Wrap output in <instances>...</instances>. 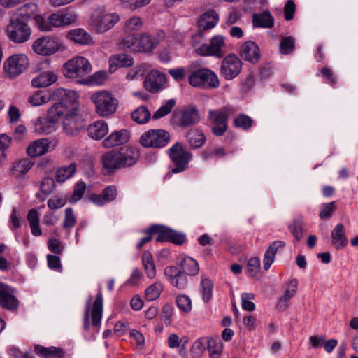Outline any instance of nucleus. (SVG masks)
Returning a JSON list of instances; mask_svg holds the SVG:
<instances>
[{
  "instance_id": "1",
  "label": "nucleus",
  "mask_w": 358,
  "mask_h": 358,
  "mask_svg": "<svg viewBox=\"0 0 358 358\" xmlns=\"http://www.w3.org/2000/svg\"><path fill=\"white\" fill-rule=\"evenodd\" d=\"M61 121L66 134L76 136L85 127V120L80 113L78 100L62 105L55 103L47 112L45 118H40L36 127L39 132L50 134L55 130L57 123Z\"/></svg>"
},
{
  "instance_id": "2",
  "label": "nucleus",
  "mask_w": 358,
  "mask_h": 358,
  "mask_svg": "<svg viewBox=\"0 0 358 358\" xmlns=\"http://www.w3.org/2000/svg\"><path fill=\"white\" fill-rule=\"evenodd\" d=\"M140 157L138 149L134 147H122L102 155L103 169L106 174H110L120 169L132 166Z\"/></svg>"
},
{
  "instance_id": "3",
  "label": "nucleus",
  "mask_w": 358,
  "mask_h": 358,
  "mask_svg": "<svg viewBox=\"0 0 358 358\" xmlns=\"http://www.w3.org/2000/svg\"><path fill=\"white\" fill-rule=\"evenodd\" d=\"M79 99V95L75 90L57 88L53 91L43 90L37 91L28 99V101L33 106H40L51 101H56V103H62V105L69 102H75Z\"/></svg>"
},
{
  "instance_id": "4",
  "label": "nucleus",
  "mask_w": 358,
  "mask_h": 358,
  "mask_svg": "<svg viewBox=\"0 0 358 358\" xmlns=\"http://www.w3.org/2000/svg\"><path fill=\"white\" fill-rule=\"evenodd\" d=\"M120 19L117 13L109 12L105 8L101 7L92 12L90 24L97 34H103L112 29Z\"/></svg>"
},
{
  "instance_id": "5",
  "label": "nucleus",
  "mask_w": 358,
  "mask_h": 358,
  "mask_svg": "<svg viewBox=\"0 0 358 358\" xmlns=\"http://www.w3.org/2000/svg\"><path fill=\"white\" fill-rule=\"evenodd\" d=\"M234 112V110L231 106L208 110L207 119L211 125V131L214 135L221 136L226 132L228 120Z\"/></svg>"
},
{
  "instance_id": "6",
  "label": "nucleus",
  "mask_w": 358,
  "mask_h": 358,
  "mask_svg": "<svg viewBox=\"0 0 358 358\" xmlns=\"http://www.w3.org/2000/svg\"><path fill=\"white\" fill-rule=\"evenodd\" d=\"M78 20L77 15L72 11H62L51 14L46 20H37L38 28L42 31H52V27H61L75 23Z\"/></svg>"
},
{
  "instance_id": "7",
  "label": "nucleus",
  "mask_w": 358,
  "mask_h": 358,
  "mask_svg": "<svg viewBox=\"0 0 358 358\" xmlns=\"http://www.w3.org/2000/svg\"><path fill=\"white\" fill-rule=\"evenodd\" d=\"M91 99L95 105L96 112L101 117H108L115 113L119 103L118 100L106 90L93 94Z\"/></svg>"
},
{
  "instance_id": "8",
  "label": "nucleus",
  "mask_w": 358,
  "mask_h": 358,
  "mask_svg": "<svg viewBox=\"0 0 358 358\" xmlns=\"http://www.w3.org/2000/svg\"><path fill=\"white\" fill-rule=\"evenodd\" d=\"M6 31L8 38L15 43H23L27 41L31 34V28L27 21L17 18V15L10 16Z\"/></svg>"
},
{
  "instance_id": "9",
  "label": "nucleus",
  "mask_w": 358,
  "mask_h": 358,
  "mask_svg": "<svg viewBox=\"0 0 358 358\" xmlns=\"http://www.w3.org/2000/svg\"><path fill=\"white\" fill-rule=\"evenodd\" d=\"M170 141V135L164 129H150L141 135L139 142L146 148H162Z\"/></svg>"
},
{
  "instance_id": "10",
  "label": "nucleus",
  "mask_w": 358,
  "mask_h": 358,
  "mask_svg": "<svg viewBox=\"0 0 358 358\" xmlns=\"http://www.w3.org/2000/svg\"><path fill=\"white\" fill-rule=\"evenodd\" d=\"M90 62L83 57H76L65 63L63 67L64 75L69 78L83 77L91 72Z\"/></svg>"
},
{
  "instance_id": "11",
  "label": "nucleus",
  "mask_w": 358,
  "mask_h": 358,
  "mask_svg": "<svg viewBox=\"0 0 358 358\" xmlns=\"http://www.w3.org/2000/svg\"><path fill=\"white\" fill-rule=\"evenodd\" d=\"M64 48L59 38L49 36L36 39L32 45L33 50L43 56L52 55L59 50H64Z\"/></svg>"
},
{
  "instance_id": "12",
  "label": "nucleus",
  "mask_w": 358,
  "mask_h": 358,
  "mask_svg": "<svg viewBox=\"0 0 358 358\" xmlns=\"http://www.w3.org/2000/svg\"><path fill=\"white\" fill-rule=\"evenodd\" d=\"M169 154L174 167L171 169L173 173H178L185 171L187 168L189 162L192 158V155L184 149L180 143H175L169 149Z\"/></svg>"
},
{
  "instance_id": "13",
  "label": "nucleus",
  "mask_w": 358,
  "mask_h": 358,
  "mask_svg": "<svg viewBox=\"0 0 358 358\" xmlns=\"http://www.w3.org/2000/svg\"><path fill=\"white\" fill-rule=\"evenodd\" d=\"M189 84L193 87H203L216 88L220 82L217 75L208 69H201L194 71L189 77Z\"/></svg>"
},
{
  "instance_id": "14",
  "label": "nucleus",
  "mask_w": 358,
  "mask_h": 358,
  "mask_svg": "<svg viewBox=\"0 0 358 358\" xmlns=\"http://www.w3.org/2000/svg\"><path fill=\"white\" fill-rule=\"evenodd\" d=\"M152 231L157 233L156 238L157 243L169 242L172 244L180 245L185 243L186 235L180 231H177L170 227L154 224L152 225Z\"/></svg>"
},
{
  "instance_id": "15",
  "label": "nucleus",
  "mask_w": 358,
  "mask_h": 358,
  "mask_svg": "<svg viewBox=\"0 0 358 358\" xmlns=\"http://www.w3.org/2000/svg\"><path fill=\"white\" fill-rule=\"evenodd\" d=\"M242 61L234 54L227 55L220 64V74L226 80H231L241 72Z\"/></svg>"
},
{
  "instance_id": "16",
  "label": "nucleus",
  "mask_w": 358,
  "mask_h": 358,
  "mask_svg": "<svg viewBox=\"0 0 358 358\" xmlns=\"http://www.w3.org/2000/svg\"><path fill=\"white\" fill-rule=\"evenodd\" d=\"M29 65V59L24 54L10 56L3 62V70L8 77H16L24 72Z\"/></svg>"
},
{
  "instance_id": "17",
  "label": "nucleus",
  "mask_w": 358,
  "mask_h": 358,
  "mask_svg": "<svg viewBox=\"0 0 358 358\" xmlns=\"http://www.w3.org/2000/svg\"><path fill=\"white\" fill-rule=\"evenodd\" d=\"M225 46V38L221 35L213 36L209 44H202L196 49V52L202 56H215L222 57L224 55L223 48Z\"/></svg>"
},
{
  "instance_id": "18",
  "label": "nucleus",
  "mask_w": 358,
  "mask_h": 358,
  "mask_svg": "<svg viewBox=\"0 0 358 358\" xmlns=\"http://www.w3.org/2000/svg\"><path fill=\"white\" fill-rule=\"evenodd\" d=\"M176 264L180 268L182 275L189 280V277L195 276L199 273V265L192 257L180 254L176 259Z\"/></svg>"
},
{
  "instance_id": "19",
  "label": "nucleus",
  "mask_w": 358,
  "mask_h": 358,
  "mask_svg": "<svg viewBox=\"0 0 358 358\" xmlns=\"http://www.w3.org/2000/svg\"><path fill=\"white\" fill-rule=\"evenodd\" d=\"M166 83V77L165 74L157 70H152L147 74L143 82V86L147 91L151 93H157L165 87Z\"/></svg>"
},
{
  "instance_id": "20",
  "label": "nucleus",
  "mask_w": 358,
  "mask_h": 358,
  "mask_svg": "<svg viewBox=\"0 0 358 358\" xmlns=\"http://www.w3.org/2000/svg\"><path fill=\"white\" fill-rule=\"evenodd\" d=\"M19 301L13 295V289L8 285L0 282V306L10 311L17 310Z\"/></svg>"
},
{
  "instance_id": "21",
  "label": "nucleus",
  "mask_w": 358,
  "mask_h": 358,
  "mask_svg": "<svg viewBox=\"0 0 358 358\" xmlns=\"http://www.w3.org/2000/svg\"><path fill=\"white\" fill-rule=\"evenodd\" d=\"M164 275L170 283L178 289H185L189 285V280L182 275L180 268L178 266H168L164 268Z\"/></svg>"
},
{
  "instance_id": "22",
  "label": "nucleus",
  "mask_w": 358,
  "mask_h": 358,
  "mask_svg": "<svg viewBox=\"0 0 358 358\" xmlns=\"http://www.w3.org/2000/svg\"><path fill=\"white\" fill-rule=\"evenodd\" d=\"M201 116L199 109L192 106L185 107L181 113L178 125L188 127L200 122Z\"/></svg>"
},
{
  "instance_id": "23",
  "label": "nucleus",
  "mask_w": 358,
  "mask_h": 358,
  "mask_svg": "<svg viewBox=\"0 0 358 358\" xmlns=\"http://www.w3.org/2000/svg\"><path fill=\"white\" fill-rule=\"evenodd\" d=\"M240 54L243 59L252 64L257 62L260 58L258 45L251 41H246L241 45Z\"/></svg>"
},
{
  "instance_id": "24",
  "label": "nucleus",
  "mask_w": 358,
  "mask_h": 358,
  "mask_svg": "<svg viewBox=\"0 0 358 358\" xmlns=\"http://www.w3.org/2000/svg\"><path fill=\"white\" fill-rule=\"evenodd\" d=\"M129 139V132L127 129H122L111 133L103 142V145L106 148H112L126 143Z\"/></svg>"
},
{
  "instance_id": "25",
  "label": "nucleus",
  "mask_w": 358,
  "mask_h": 358,
  "mask_svg": "<svg viewBox=\"0 0 358 358\" xmlns=\"http://www.w3.org/2000/svg\"><path fill=\"white\" fill-rule=\"evenodd\" d=\"M134 59L124 53L116 54L109 59V71L113 73L117 68L130 67L134 65Z\"/></svg>"
},
{
  "instance_id": "26",
  "label": "nucleus",
  "mask_w": 358,
  "mask_h": 358,
  "mask_svg": "<svg viewBox=\"0 0 358 358\" xmlns=\"http://www.w3.org/2000/svg\"><path fill=\"white\" fill-rule=\"evenodd\" d=\"M159 43V40L156 37L151 36L148 34L139 35L137 45V52H150Z\"/></svg>"
},
{
  "instance_id": "27",
  "label": "nucleus",
  "mask_w": 358,
  "mask_h": 358,
  "mask_svg": "<svg viewBox=\"0 0 358 358\" xmlns=\"http://www.w3.org/2000/svg\"><path fill=\"white\" fill-rule=\"evenodd\" d=\"M34 352L42 358H64V352L61 348H46L41 345H34Z\"/></svg>"
},
{
  "instance_id": "28",
  "label": "nucleus",
  "mask_w": 358,
  "mask_h": 358,
  "mask_svg": "<svg viewBox=\"0 0 358 358\" xmlns=\"http://www.w3.org/2000/svg\"><path fill=\"white\" fill-rule=\"evenodd\" d=\"M218 21L219 17L217 13L213 10H208L199 17V28L203 31L211 29Z\"/></svg>"
},
{
  "instance_id": "29",
  "label": "nucleus",
  "mask_w": 358,
  "mask_h": 358,
  "mask_svg": "<svg viewBox=\"0 0 358 358\" xmlns=\"http://www.w3.org/2000/svg\"><path fill=\"white\" fill-rule=\"evenodd\" d=\"M66 37L76 43L87 45L92 44L93 41L90 34L83 29H75L69 31Z\"/></svg>"
},
{
  "instance_id": "30",
  "label": "nucleus",
  "mask_w": 358,
  "mask_h": 358,
  "mask_svg": "<svg viewBox=\"0 0 358 358\" xmlns=\"http://www.w3.org/2000/svg\"><path fill=\"white\" fill-rule=\"evenodd\" d=\"M49 148V142L46 138L38 139L33 141L27 148L28 155L38 157L45 154Z\"/></svg>"
},
{
  "instance_id": "31",
  "label": "nucleus",
  "mask_w": 358,
  "mask_h": 358,
  "mask_svg": "<svg viewBox=\"0 0 358 358\" xmlns=\"http://www.w3.org/2000/svg\"><path fill=\"white\" fill-rule=\"evenodd\" d=\"M87 132L92 138L101 139L108 134V127L107 123L103 120L96 121L88 127Z\"/></svg>"
},
{
  "instance_id": "32",
  "label": "nucleus",
  "mask_w": 358,
  "mask_h": 358,
  "mask_svg": "<svg viewBox=\"0 0 358 358\" xmlns=\"http://www.w3.org/2000/svg\"><path fill=\"white\" fill-rule=\"evenodd\" d=\"M187 138L191 149H196L202 147L206 142L203 132L199 129H192L187 133Z\"/></svg>"
},
{
  "instance_id": "33",
  "label": "nucleus",
  "mask_w": 358,
  "mask_h": 358,
  "mask_svg": "<svg viewBox=\"0 0 358 358\" xmlns=\"http://www.w3.org/2000/svg\"><path fill=\"white\" fill-rule=\"evenodd\" d=\"M274 18L269 11L255 13L252 15L254 27L261 28H272L274 25Z\"/></svg>"
},
{
  "instance_id": "34",
  "label": "nucleus",
  "mask_w": 358,
  "mask_h": 358,
  "mask_svg": "<svg viewBox=\"0 0 358 358\" xmlns=\"http://www.w3.org/2000/svg\"><path fill=\"white\" fill-rule=\"evenodd\" d=\"M57 76L52 71H43L33 78L31 84L35 87H45L54 83Z\"/></svg>"
},
{
  "instance_id": "35",
  "label": "nucleus",
  "mask_w": 358,
  "mask_h": 358,
  "mask_svg": "<svg viewBox=\"0 0 358 358\" xmlns=\"http://www.w3.org/2000/svg\"><path fill=\"white\" fill-rule=\"evenodd\" d=\"M103 312V296L101 292H99L96 296L95 300L92 307V324L98 327L101 320Z\"/></svg>"
},
{
  "instance_id": "36",
  "label": "nucleus",
  "mask_w": 358,
  "mask_h": 358,
  "mask_svg": "<svg viewBox=\"0 0 358 358\" xmlns=\"http://www.w3.org/2000/svg\"><path fill=\"white\" fill-rule=\"evenodd\" d=\"M77 164L75 162L71 163L68 166H64L59 168L56 172V180L59 182H64L71 178L76 173Z\"/></svg>"
},
{
  "instance_id": "37",
  "label": "nucleus",
  "mask_w": 358,
  "mask_h": 358,
  "mask_svg": "<svg viewBox=\"0 0 358 358\" xmlns=\"http://www.w3.org/2000/svg\"><path fill=\"white\" fill-rule=\"evenodd\" d=\"M37 6L33 3H27L17 8L12 15H17V18L27 21L36 12Z\"/></svg>"
},
{
  "instance_id": "38",
  "label": "nucleus",
  "mask_w": 358,
  "mask_h": 358,
  "mask_svg": "<svg viewBox=\"0 0 358 358\" xmlns=\"http://www.w3.org/2000/svg\"><path fill=\"white\" fill-rule=\"evenodd\" d=\"M27 220L30 225L31 234L34 236H40L41 230L39 227V215L36 209H31L28 212Z\"/></svg>"
},
{
  "instance_id": "39",
  "label": "nucleus",
  "mask_w": 358,
  "mask_h": 358,
  "mask_svg": "<svg viewBox=\"0 0 358 358\" xmlns=\"http://www.w3.org/2000/svg\"><path fill=\"white\" fill-rule=\"evenodd\" d=\"M331 236L333 243L337 246H345L348 244V239L344 234V227L341 224H338L334 229Z\"/></svg>"
},
{
  "instance_id": "40",
  "label": "nucleus",
  "mask_w": 358,
  "mask_h": 358,
  "mask_svg": "<svg viewBox=\"0 0 358 358\" xmlns=\"http://www.w3.org/2000/svg\"><path fill=\"white\" fill-rule=\"evenodd\" d=\"M34 163L28 158L22 159L15 163L13 171L17 176L27 173L33 166Z\"/></svg>"
},
{
  "instance_id": "41",
  "label": "nucleus",
  "mask_w": 358,
  "mask_h": 358,
  "mask_svg": "<svg viewBox=\"0 0 358 358\" xmlns=\"http://www.w3.org/2000/svg\"><path fill=\"white\" fill-rule=\"evenodd\" d=\"M131 117L138 124H145L150 119V113L145 106H140L132 112Z\"/></svg>"
},
{
  "instance_id": "42",
  "label": "nucleus",
  "mask_w": 358,
  "mask_h": 358,
  "mask_svg": "<svg viewBox=\"0 0 358 358\" xmlns=\"http://www.w3.org/2000/svg\"><path fill=\"white\" fill-rule=\"evenodd\" d=\"M295 48V40L292 36H282L280 42V52L283 55L292 53Z\"/></svg>"
},
{
  "instance_id": "43",
  "label": "nucleus",
  "mask_w": 358,
  "mask_h": 358,
  "mask_svg": "<svg viewBox=\"0 0 358 358\" xmlns=\"http://www.w3.org/2000/svg\"><path fill=\"white\" fill-rule=\"evenodd\" d=\"M176 105V100L173 99L168 100L162 105L152 115L154 120L160 119L171 113Z\"/></svg>"
},
{
  "instance_id": "44",
  "label": "nucleus",
  "mask_w": 358,
  "mask_h": 358,
  "mask_svg": "<svg viewBox=\"0 0 358 358\" xmlns=\"http://www.w3.org/2000/svg\"><path fill=\"white\" fill-rule=\"evenodd\" d=\"M207 349L211 358H218L222 349L220 341L218 338H208Z\"/></svg>"
},
{
  "instance_id": "45",
  "label": "nucleus",
  "mask_w": 358,
  "mask_h": 358,
  "mask_svg": "<svg viewBox=\"0 0 358 358\" xmlns=\"http://www.w3.org/2000/svg\"><path fill=\"white\" fill-rule=\"evenodd\" d=\"M247 271L250 277L258 278L260 272V261L258 258L252 257L248 260Z\"/></svg>"
},
{
  "instance_id": "46",
  "label": "nucleus",
  "mask_w": 358,
  "mask_h": 358,
  "mask_svg": "<svg viewBox=\"0 0 358 358\" xmlns=\"http://www.w3.org/2000/svg\"><path fill=\"white\" fill-rule=\"evenodd\" d=\"M162 286L159 282H155L150 285L145 290L146 299L149 301H153L158 299L162 292Z\"/></svg>"
},
{
  "instance_id": "47",
  "label": "nucleus",
  "mask_w": 358,
  "mask_h": 358,
  "mask_svg": "<svg viewBox=\"0 0 358 358\" xmlns=\"http://www.w3.org/2000/svg\"><path fill=\"white\" fill-rule=\"evenodd\" d=\"M22 223V217L19 210L16 208H13L10 216L9 227L13 231L19 229Z\"/></svg>"
},
{
  "instance_id": "48",
  "label": "nucleus",
  "mask_w": 358,
  "mask_h": 358,
  "mask_svg": "<svg viewBox=\"0 0 358 358\" xmlns=\"http://www.w3.org/2000/svg\"><path fill=\"white\" fill-rule=\"evenodd\" d=\"M253 120L245 114H240L234 119V124L236 127L247 130L252 127Z\"/></svg>"
},
{
  "instance_id": "49",
  "label": "nucleus",
  "mask_w": 358,
  "mask_h": 358,
  "mask_svg": "<svg viewBox=\"0 0 358 358\" xmlns=\"http://www.w3.org/2000/svg\"><path fill=\"white\" fill-rule=\"evenodd\" d=\"M201 284L202 287L201 292L203 294V299L207 303L211 299L213 285L211 280L208 278H202Z\"/></svg>"
},
{
  "instance_id": "50",
  "label": "nucleus",
  "mask_w": 358,
  "mask_h": 358,
  "mask_svg": "<svg viewBox=\"0 0 358 358\" xmlns=\"http://www.w3.org/2000/svg\"><path fill=\"white\" fill-rule=\"evenodd\" d=\"M142 25L143 22L141 19L139 17L133 16L124 22V31L128 32L136 31L140 29Z\"/></svg>"
},
{
  "instance_id": "51",
  "label": "nucleus",
  "mask_w": 358,
  "mask_h": 358,
  "mask_svg": "<svg viewBox=\"0 0 358 358\" xmlns=\"http://www.w3.org/2000/svg\"><path fill=\"white\" fill-rule=\"evenodd\" d=\"M139 36L134 34L128 35L122 40V45L124 48L129 49L131 51L137 52V45Z\"/></svg>"
},
{
  "instance_id": "52",
  "label": "nucleus",
  "mask_w": 358,
  "mask_h": 358,
  "mask_svg": "<svg viewBox=\"0 0 358 358\" xmlns=\"http://www.w3.org/2000/svg\"><path fill=\"white\" fill-rule=\"evenodd\" d=\"M85 189L86 185L83 182H77L75 185L73 194L70 198L69 201L71 203H76L79 201L82 198Z\"/></svg>"
},
{
  "instance_id": "53",
  "label": "nucleus",
  "mask_w": 358,
  "mask_h": 358,
  "mask_svg": "<svg viewBox=\"0 0 358 358\" xmlns=\"http://www.w3.org/2000/svg\"><path fill=\"white\" fill-rule=\"evenodd\" d=\"M176 303L178 307L183 312L188 313L192 309L191 300L185 294L178 296Z\"/></svg>"
},
{
  "instance_id": "54",
  "label": "nucleus",
  "mask_w": 358,
  "mask_h": 358,
  "mask_svg": "<svg viewBox=\"0 0 358 358\" xmlns=\"http://www.w3.org/2000/svg\"><path fill=\"white\" fill-rule=\"evenodd\" d=\"M255 76L252 72L248 73L245 78L241 81V90L244 92H248L252 89L255 83Z\"/></svg>"
},
{
  "instance_id": "55",
  "label": "nucleus",
  "mask_w": 358,
  "mask_h": 358,
  "mask_svg": "<svg viewBox=\"0 0 358 358\" xmlns=\"http://www.w3.org/2000/svg\"><path fill=\"white\" fill-rule=\"evenodd\" d=\"M289 229L294 238L299 240L302 237L303 222L301 220H295L289 224Z\"/></svg>"
},
{
  "instance_id": "56",
  "label": "nucleus",
  "mask_w": 358,
  "mask_h": 358,
  "mask_svg": "<svg viewBox=\"0 0 358 358\" xmlns=\"http://www.w3.org/2000/svg\"><path fill=\"white\" fill-rule=\"evenodd\" d=\"M277 252V248H268L266 251L264 258V269L268 271L272 264L275 254Z\"/></svg>"
},
{
  "instance_id": "57",
  "label": "nucleus",
  "mask_w": 358,
  "mask_h": 358,
  "mask_svg": "<svg viewBox=\"0 0 358 358\" xmlns=\"http://www.w3.org/2000/svg\"><path fill=\"white\" fill-rule=\"evenodd\" d=\"M76 222V218L74 215L72 208H67L65 210V218L63 223L64 228L71 229Z\"/></svg>"
},
{
  "instance_id": "58",
  "label": "nucleus",
  "mask_w": 358,
  "mask_h": 358,
  "mask_svg": "<svg viewBox=\"0 0 358 358\" xmlns=\"http://www.w3.org/2000/svg\"><path fill=\"white\" fill-rule=\"evenodd\" d=\"M55 187V181L52 178H45L41 182L40 189L41 192L45 195H49Z\"/></svg>"
},
{
  "instance_id": "59",
  "label": "nucleus",
  "mask_w": 358,
  "mask_h": 358,
  "mask_svg": "<svg viewBox=\"0 0 358 358\" xmlns=\"http://www.w3.org/2000/svg\"><path fill=\"white\" fill-rule=\"evenodd\" d=\"M102 194L106 203L113 201L117 194L116 187L114 185L106 187L102 191Z\"/></svg>"
},
{
  "instance_id": "60",
  "label": "nucleus",
  "mask_w": 358,
  "mask_h": 358,
  "mask_svg": "<svg viewBox=\"0 0 358 358\" xmlns=\"http://www.w3.org/2000/svg\"><path fill=\"white\" fill-rule=\"evenodd\" d=\"M335 202L323 203L322 209L320 213V217L321 219H327L331 217L333 212L335 210Z\"/></svg>"
},
{
  "instance_id": "61",
  "label": "nucleus",
  "mask_w": 358,
  "mask_h": 358,
  "mask_svg": "<svg viewBox=\"0 0 358 358\" xmlns=\"http://www.w3.org/2000/svg\"><path fill=\"white\" fill-rule=\"evenodd\" d=\"M66 203V199L62 196L57 195L48 201V206L50 209H58Z\"/></svg>"
},
{
  "instance_id": "62",
  "label": "nucleus",
  "mask_w": 358,
  "mask_h": 358,
  "mask_svg": "<svg viewBox=\"0 0 358 358\" xmlns=\"http://www.w3.org/2000/svg\"><path fill=\"white\" fill-rule=\"evenodd\" d=\"M296 6L292 0H289L284 6V15L286 20L289 21L294 17Z\"/></svg>"
},
{
  "instance_id": "63",
  "label": "nucleus",
  "mask_w": 358,
  "mask_h": 358,
  "mask_svg": "<svg viewBox=\"0 0 358 358\" xmlns=\"http://www.w3.org/2000/svg\"><path fill=\"white\" fill-rule=\"evenodd\" d=\"M254 298L253 294H244L242 295V308L247 311H252L255 310V306L253 302L249 299Z\"/></svg>"
},
{
  "instance_id": "64",
  "label": "nucleus",
  "mask_w": 358,
  "mask_h": 358,
  "mask_svg": "<svg viewBox=\"0 0 358 358\" xmlns=\"http://www.w3.org/2000/svg\"><path fill=\"white\" fill-rule=\"evenodd\" d=\"M208 343V338H201L196 341L192 345V351L194 353H201L206 348Z\"/></svg>"
}]
</instances>
